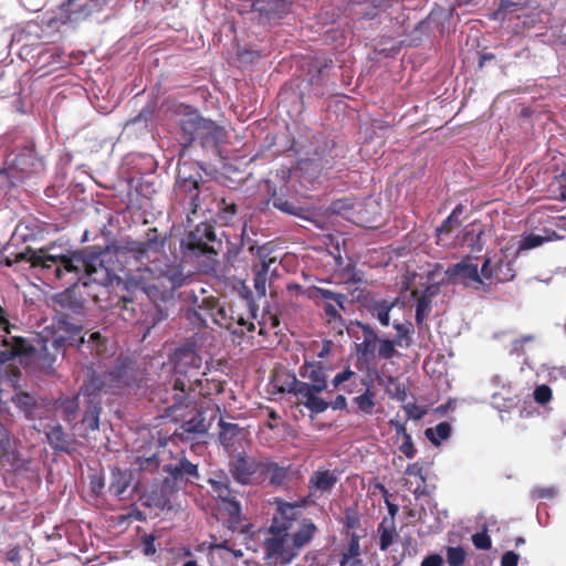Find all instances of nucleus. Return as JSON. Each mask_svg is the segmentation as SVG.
<instances>
[{"label": "nucleus", "instance_id": "55", "mask_svg": "<svg viewBox=\"0 0 566 566\" xmlns=\"http://www.w3.org/2000/svg\"><path fill=\"white\" fill-rule=\"evenodd\" d=\"M355 208V201L350 198H340L332 202L331 209L334 213L345 214Z\"/></svg>", "mask_w": 566, "mask_h": 566}, {"label": "nucleus", "instance_id": "59", "mask_svg": "<svg viewBox=\"0 0 566 566\" xmlns=\"http://www.w3.org/2000/svg\"><path fill=\"white\" fill-rule=\"evenodd\" d=\"M403 410L408 418L413 420H420L427 413L426 408L411 402L405 405Z\"/></svg>", "mask_w": 566, "mask_h": 566}, {"label": "nucleus", "instance_id": "34", "mask_svg": "<svg viewBox=\"0 0 566 566\" xmlns=\"http://www.w3.org/2000/svg\"><path fill=\"white\" fill-rule=\"evenodd\" d=\"M390 511L392 515L390 517H385L377 528V533L379 535V548L381 551H387L388 547L398 537L394 518L395 511L392 509H390Z\"/></svg>", "mask_w": 566, "mask_h": 566}, {"label": "nucleus", "instance_id": "51", "mask_svg": "<svg viewBox=\"0 0 566 566\" xmlns=\"http://www.w3.org/2000/svg\"><path fill=\"white\" fill-rule=\"evenodd\" d=\"M465 557L467 553L461 546L447 548V562L449 566H462Z\"/></svg>", "mask_w": 566, "mask_h": 566}, {"label": "nucleus", "instance_id": "5", "mask_svg": "<svg viewBox=\"0 0 566 566\" xmlns=\"http://www.w3.org/2000/svg\"><path fill=\"white\" fill-rule=\"evenodd\" d=\"M303 295L323 310L324 317L328 323H336L343 319L340 311H345L346 294L313 285L305 289Z\"/></svg>", "mask_w": 566, "mask_h": 566}, {"label": "nucleus", "instance_id": "14", "mask_svg": "<svg viewBox=\"0 0 566 566\" xmlns=\"http://www.w3.org/2000/svg\"><path fill=\"white\" fill-rule=\"evenodd\" d=\"M166 238H160L157 228H149L146 232L145 241L128 242L125 249L133 254L137 261L149 258V253H158L164 249Z\"/></svg>", "mask_w": 566, "mask_h": 566}, {"label": "nucleus", "instance_id": "61", "mask_svg": "<svg viewBox=\"0 0 566 566\" xmlns=\"http://www.w3.org/2000/svg\"><path fill=\"white\" fill-rule=\"evenodd\" d=\"M534 340H535L534 335H525V336H522L521 338L515 339L512 343V350H511L512 354H518V353L525 350V345L533 343Z\"/></svg>", "mask_w": 566, "mask_h": 566}, {"label": "nucleus", "instance_id": "2", "mask_svg": "<svg viewBox=\"0 0 566 566\" xmlns=\"http://www.w3.org/2000/svg\"><path fill=\"white\" fill-rule=\"evenodd\" d=\"M279 512L263 541L264 559L287 566L312 542L318 528L311 518L297 516L295 506L290 503L280 504Z\"/></svg>", "mask_w": 566, "mask_h": 566}, {"label": "nucleus", "instance_id": "54", "mask_svg": "<svg viewBox=\"0 0 566 566\" xmlns=\"http://www.w3.org/2000/svg\"><path fill=\"white\" fill-rule=\"evenodd\" d=\"M140 471L154 472L159 467V460L156 454L149 457H137L136 462Z\"/></svg>", "mask_w": 566, "mask_h": 566}, {"label": "nucleus", "instance_id": "45", "mask_svg": "<svg viewBox=\"0 0 566 566\" xmlns=\"http://www.w3.org/2000/svg\"><path fill=\"white\" fill-rule=\"evenodd\" d=\"M394 328L397 332L396 344L399 347H408L412 340L413 325L411 322L394 323Z\"/></svg>", "mask_w": 566, "mask_h": 566}, {"label": "nucleus", "instance_id": "36", "mask_svg": "<svg viewBox=\"0 0 566 566\" xmlns=\"http://www.w3.org/2000/svg\"><path fill=\"white\" fill-rule=\"evenodd\" d=\"M300 375L303 378H307L312 381L310 387H314L317 390H325L327 388L326 376L323 369L315 364L307 363L301 367Z\"/></svg>", "mask_w": 566, "mask_h": 566}, {"label": "nucleus", "instance_id": "58", "mask_svg": "<svg viewBox=\"0 0 566 566\" xmlns=\"http://www.w3.org/2000/svg\"><path fill=\"white\" fill-rule=\"evenodd\" d=\"M472 543L478 549H489L491 547V538L485 531L472 535Z\"/></svg>", "mask_w": 566, "mask_h": 566}, {"label": "nucleus", "instance_id": "11", "mask_svg": "<svg viewBox=\"0 0 566 566\" xmlns=\"http://www.w3.org/2000/svg\"><path fill=\"white\" fill-rule=\"evenodd\" d=\"M286 390L290 394H294L297 403L303 405L312 413H322L329 407V403L318 396L323 390L310 387V384L300 381L296 377H293Z\"/></svg>", "mask_w": 566, "mask_h": 566}, {"label": "nucleus", "instance_id": "20", "mask_svg": "<svg viewBox=\"0 0 566 566\" xmlns=\"http://www.w3.org/2000/svg\"><path fill=\"white\" fill-rule=\"evenodd\" d=\"M164 471L175 481L193 482L199 479L198 464L189 461L180 453L172 462L164 465Z\"/></svg>", "mask_w": 566, "mask_h": 566}, {"label": "nucleus", "instance_id": "64", "mask_svg": "<svg viewBox=\"0 0 566 566\" xmlns=\"http://www.w3.org/2000/svg\"><path fill=\"white\" fill-rule=\"evenodd\" d=\"M520 555L515 552H506L501 558V566H517Z\"/></svg>", "mask_w": 566, "mask_h": 566}, {"label": "nucleus", "instance_id": "49", "mask_svg": "<svg viewBox=\"0 0 566 566\" xmlns=\"http://www.w3.org/2000/svg\"><path fill=\"white\" fill-rule=\"evenodd\" d=\"M353 401L357 406L359 412L364 415H371L376 405L375 392L367 389L364 394L356 396Z\"/></svg>", "mask_w": 566, "mask_h": 566}, {"label": "nucleus", "instance_id": "48", "mask_svg": "<svg viewBox=\"0 0 566 566\" xmlns=\"http://www.w3.org/2000/svg\"><path fill=\"white\" fill-rule=\"evenodd\" d=\"M464 211V206L459 203L449 217L441 223L440 227L437 228L438 233H451L454 229L460 227L461 221L460 217Z\"/></svg>", "mask_w": 566, "mask_h": 566}, {"label": "nucleus", "instance_id": "22", "mask_svg": "<svg viewBox=\"0 0 566 566\" xmlns=\"http://www.w3.org/2000/svg\"><path fill=\"white\" fill-rule=\"evenodd\" d=\"M493 385L501 389L492 395L493 405L500 410H509L517 403V396L512 391V385L503 376H494Z\"/></svg>", "mask_w": 566, "mask_h": 566}, {"label": "nucleus", "instance_id": "8", "mask_svg": "<svg viewBox=\"0 0 566 566\" xmlns=\"http://www.w3.org/2000/svg\"><path fill=\"white\" fill-rule=\"evenodd\" d=\"M264 461L248 457L240 452L230 462V472L232 478L240 484L252 485L260 483L264 479Z\"/></svg>", "mask_w": 566, "mask_h": 566}, {"label": "nucleus", "instance_id": "23", "mask_svg": "<svg viewBox=\"0 0 566 566\" xmlns=\"http://www.w3.org/2000/svg\"><path fill=\"white\" fill-rule=\"evenodd\" d=\"M484 227L480 222H472L465 226L457 237V243L461 247L469 248L472 252H481L484 248L482 235Z\"/></svg>", "mask_w": 566, "mask_h": 566}, {"label": "nucleus", "instance_id": "38", "mask_svg": "<svg viewBox=\"0 0 566 566\" xmlns=\"http://www.w3.org/2000/svg\"><path fill=\"white\" fill-rule=\"evenodd\" d=\"M17 356H0V364H4L9 361L11 358H15ZM21 364H33L36 367H40L43 369L44 374H52L54 371L53 364H54V356H19Z\"/></svg>", "mask_w": 566, "mask_h": 566}, {"label": "nucleus", "instance_id": "53", "mask_svg": "<svg viewBox=\"0 0 566 566\" xmlns=\"http://www.w3.org/2000/svg\"><path fill=\"white\" fill-rule=\"evenodd\" d=\"M552 397H553L552 389L547 385L536 386L533 391V398H534L535 402H537L538 405H542V406L549 402L552 400Z\"/></svg>", "mask_w": 566, "mask_h": 566}, {"label": "nucleus", "instance_id": "28", "mask_svg": "<svg viewBox=\"0 0 566 566\" xmlns=\"http://www.w3.org/2000/svg\"><path fill=\"white\" fill-rule=\"evenodd\" d=\"M499 268H505L506 272L501 274L497 272V269L494 268L491 258H485L481 268L480 276L481 279L492 280L495 279L499 282H506L514 277V270L511 266L510 262L504 261L502 258L497 260Z\"/></svg>", "mask_w": 566, "mask_h": 566}, {"label": "nucleus", "instance_id": "35", "mask_svg": "<svg viewBox=\"0 0 566 566\" xmlns=\"http://www.w3.org/2000/svg\"><path fill=\"white\" fill-rule=\"evenodd\" d=\"M264 478H269V482L274 488H282L286 484L290 476V467H280L275 462L264 461Z\"/></svg>", "mask_w": 566, "mask_h": 566}, {"label": "nucleus", "instance_id": "63", "mask_svg": "<svg viewBox=\"0 0 566 566\" xmlns=\"http://www.w3.org/2000/svg\"><path fill=\"white\" fill-rule=\"evenodd\" d=\"M548 377L551 380H558L566 378V366H551L547 368Z\"/></svg>", "mask_w": 566, "mask_h": 566}, {"label": "nucleus", "instance_id": "25", "mask_svg": "<svg viewBox=\"0 0 566 566\" xmlns=\"http://www.w3.org/2000/svg\"><path fill=\"white\" fill-rule=\"evenodd\" d=\"M224 130L211 119H203L197 139L203 148H216L223 142Z\"/></svg>", "mask_w": 566, "mask_h": 566}, {"label": "nucleus", "instance_id": "41", "mask_svg": "<svg viewBox=\"0 0 566 566\" xmlns=\"http://www.w3.org/2000/svg\"><path fill=\"white\" fill-rule=\"evenodd\" d=\"M452 428L450 423L443 421L438 423L436 427L427 428L424 430L426 438L434 446H440L442 441H446L451 436Z\"/></svg>", "mask_w": 566, "mask_h": 566}, {"label": "nucleus", "instance_id": "26", "mask_svg": "<svg viewBox=\"0 0 566 566\" xmlns=\"http://www.w3.org/2000/svg\"><path fill=\"white\" fill-rule=\"evenodd\" d=\"M208 431L206 418L197 412L190 419L184 421L175 431V436L181 440H192Z\"/></svg>", "mask_w": 566, "mask_h": 566}, {"label": "nucleus", "instance_id": "40", "mask_svg": "<svg viewBox=\"0 0 566 566\" xmlns=\"http://www.w3.org/2000/svg\"><path fill=\"white\" fill-rule=\"evenodd\" d=\"M188 180H203L201 167L193 161H182L178 164L176 182H186Z\"/></svg>", "mask_w": 566, "mask_h": 566}, {"label": "nucleus", "instance_id": "44", "mask_svg": "<svg viewBox=\"0 0 566 566\" xmlns=\"http://www.w3.org/2000/svg\"><path fill=\"white\" fill-rule=\"evenodd\" d=\"M13 403L25 413L27 418H31L34 408L38 406V399L35 396L18 391L12 396Z\"/></svg>", "mask_w": 566, "mask_h": 566}, {"label": "nucleus", "instance_id": "7", "mask_svg": "<svg viewBox=\"0 0 566 566\" xmlns=\"http://www.w3.org/2000/svg\"><path fill=\"white\" fill-rule=\"evenodd\" d=\"M185 244L192 254L216 255L222 243L217 239L214 227L209 222H201L188 233Z\"/></svg>", "mask_w": 566, "mask_h": 566}, {"label": "nucleus", "instance_id": "31", "mask_svg": "<svg viewBox=\"0 0 566 566\" xmlns=\"http://www.w3.org/2000/svg\"><path fill=\"white\" fill-rule=\"evenodd\" d=\"M392 3L389 0H366L357 3V8L354 9V14L358 19L373 20L379 15V13L390 8Z\"/></svg>", "mask_w": 566, "mask_h": 566}, {"label": "nucleus", "instance_id": "3", "mask_svg": "<svg viewBox=\"0 0 566 566\" xmlns=\"http://www.w3.org/2000/svg\"><path fill=\"white\" fill-rule=\"evenodd\" d=\"M188 276L180 263L172 262L167 255L155 256L145 266L136 270L134 280L150 296L166 298L186 284Z\"/></svg>", "mask_w": 566, "mask_h": 566}, {"label": "nucleus", "instance_id": "6", "mask_svg": "<svg viewBox=\"0 0 566 566\" xmlns=\"http://www.w3.org/2000/svg\"><path fill=\"white\" fill-rule=\"evenodd\" d=\"M42 343L41 350L48 352V343L51 344V348L55 352H63L64 354L71 349H81L85 345V335L83 334V327L81 325H74L70 323H63L59 332L54 333L51 337L44 338L38 334L33 342Z\"/></svg>", "mask_w": 566, "mask_h": 566}, {"label": "nucleus", "instance_id": "13", "mask_svg": "<svg viewBox=\"0 0 566 566\" xmlns=\"http://www.w3.org/2000/svg\"><path fill=\"white\" fill-rule=\"evenodd\" d=\"M340 472L338 470L317 469L315 470L307 483L311 497H318L332 493L333 489L339 480Z\"/></svg>", "mask_w": 566, "mask_h": 566}, {"label": "nucleus", "instance_id": "19", "mask_svg": "<svg viewBox=\"0 0 566 566\" xmlns=\"http://www.w3.org/2000/svg\"><path fill=\"white\" fill-rule=\"evenodd\" d=\"M220 302L213 296H207L192 310L186 313L187 319L195 326L207 327V322L210 318L214 323L216 312H218Z\"/></svg>", "mask_w": 566, "mask_h": 566}, {"label": "nucleus", "instance_id": "42", "mask_svg": "<svg viewBox=\"0 0 566 566\" xmlns=\"http://www.w3.org/2000/svg\"><path fill=\"white\" fill-rule=\"evenodd\" d=\"M132 482V474L128 471H120L114 469L112 471V481L109 484V491L115 495H122Z\"/></svg>", "mask_w": 566, "mask_h": 566}, {"label": "nucleus", "instance_id": "27", "mask_svg": "<svg viewBox=\"0 0 566 566\" xmlns=\"http://www.w3.org/2000/svg\"><path fill=\"white\" fill-rule=\"evenodd\" d=\"M357 327L361 331V336L357 337V354H376L379 344L377 332L367 323L357 322Z\"/></svg>", "mask_w": 566, "mask_h": 566}, {"label": "nucleus", "instance_id": "15", "mask_svg": "<svg viewBox=\"0 0 566 566\" xmlns=\"http://www.w3.org/2000/svg\"><path fill=\"white\" fill-rule=\"evenodd\" d=\"M65 284H71V287L57 293L53 298L54 303L66 314L83 315L86 310V300L77 291L76 283L67 281Z\"/></svg>", "mask_w": 566, "mask_h": 566}, {"label": "nucleus", "instance_id": "37", "mask_svg": "<svg viewBox=\"0 0 566 566\" xmlns=\"http://www.w3.org/2000/svg\"><path fill=\"white\" fill-rule=\"evenodd\" d=\"M4 345H10V348L0 349V354H36L38 349L33 343L24 337L11 336L3 339Z\"/></svg>", "mask_w": 566, "mask_h": 566}, {"label": "nucleus", "instance_id": "17", "mask_svg": "<svg viewBox=\"0 0 566 566\" xmlns=\"http://www.w3.org/2000/svg\"><path fill=\"white\" fill-rule=\"evenodd\" d=\"M216 336L212 329L200 328L188 337L185 344L175 350V354H200L209 353L216 346Z\"/></svg>", "mask_w": 566, "mask_h": 566}, {"label": "nucleus", "instance_id": "32", "mask_svg": "<svg viewBox=\"0 0 566 566\" xmlns=\"http://www.w3.org/2000/svg\"><path fill=\"white\" fill-rule=\"evenodd\" d=\"M269 201L272 206L281 212L295 217H304L305 209L302 208L297 201L290 200L284 193L273 190Z\"/></svg>", "mask_w": 566, "mask_h": 566}, {"label": "nucleus", "instance_id": "47", "mask_svg": "<svg viewBox=\"0 0 566 566\" xmlns=\"http://www.w3.org/2000/svg\"><path fill=\"white\" fill-rule=\"evenodd\" d=\"M553 237H556L555 231L552 232V235H539L535 233H528L521 238L518 242L517 251H526L542 245L544 242L551 241Z\"/></svg>", "mask_w": 566, "mask_h": 566}, {"label": "nucleus", "instance_id": "21", "mask_svg": "<svg viewBox=\"0 0 566 566\" xmlns=\"http://www.w3.org/2000/svg\"><path fill=\"white\" fill-rule=\"evenodd\" d=\"M398 303L399 297L392 300L369 297L363 302V306L370 317L377 319L380 325L389 326L390 312Z\"/></svg>", "mask_w": 566, "mask_h": 566}, {"label": "nucleus", "instance_id": "62", "mask_svg": "<svg viewBox=\"0 0 566 566\" xmlns=\"http://www.w3.org/2000/svg\"><path fill=\"white\" fill-rule=\"evenodd\" d=\"M153 117V111L149 108H144L139 112L137 116L132 118L127 125H135L138 123H143L145 126H147L148 120Z\"/></svg>", "mask_w": 566, "mask_h": 566}, {"label": "nucleus", "instance_id": "1", "mask_svg": "<svg viewBox=\"0 0 566 566\" xmlns=\"http://www.w3.org/2000/svg\"><path fill=\"white\" fill-rule=\"evenodd\" d=\"M28 261L31 268L38 269L42 275L52 282L62 281L66 275L72 280L82 282L84 286L91 283L107 286L113 283L114 269L108 265L111 253L107 250L99 252L73 251L69 254H50L46 248L39 250L28 249L20 256Z\"/></svg>", "mask_w": 566, "mask_h": 566}, {"label": "nucleus", "instance_id": "18", "mask_svg": "<svg viewBox=\"0 0 566 566\" xmlns=\"http://www.w3.org/2000/svg\"><path fill=\"white\" fill-rule=\"evenodd\" d=\"M203 180H188L186 182H175L174 191L176 199L182 206H187L190 213H197L201 206L200 185Z\"/></svg>", "mask_w": 566, "mask_h": 566}, {"label": "nucleus", "instance_id": "56", "mask_svg": "<svg viewBox=\"0 0 566 566\" xmlns=\"http://www.w3.org/2000/svg\"><path fill=\"white\" fill-rule=\"evenodd\" d=\"M336 148V143L334 140L325 139L323 142V149L322 151L316 150L315 155L318 157L319 160H325L326 164L329 163L327 158L333 159L335 155L333 154Z\"/></svg>", "mask_w": 566, "mask_h": 566}, {"label": "nucleus", "instance_id": "12", "mask_svg": "<svg viewBox=\"0 0 566 566\" xmlns=\"http://www.w3.org/2000/svg\"><path fill=\"white\" fill-rule=\"evenodd\" d=\"M214 324L240 337L244 335L245 331L254 329L253 322H250L233 305L224 306L220 304L218 312H216Z\"/></svg>", "mask_w": 566, "mask_h": 566}, {"label": "nucleus", "instance_id": "29", "mask_svg": "<svg viewBox=\"0 0 566 566\" xmlns=\"http://www.w3.org/2000/svg\"><path fill=\"white\" fill-rule=\"evenodd\" d=\"M45 436L49 444L56 451L67 452L74 441L73 436L65 433L59 423L49 426Z\"/></svg>", "mask_w": 566, "mask_h": 566}, {"label": "nucleus", "instance_id": "33", "mask_svg": "<svg viewBox=\"0 0 566 566\" xmlns=\"http://www.w3.org/2000/svg\"><path fill=\"white\" fill-rule=\"evenodd\" d=\"M433 296L434 292L431 291V287H428L424 293L417 298L415 319L419 329L427 326L426 322L432 311Z\"/></svg>", "mask_w": 566, "mask_h": 566}, {"label": "nucleus", "instance_id": "43", "mask_svg": "<svg viewBox=\"0 0 566 566\" xmlns=\"http://www.w3.org/2000/svg\"><path fill=\"white\" fill-rule=\"evenodd\" d=\"M78 396L72 398H60L56 401V407L62 411V417L66 422L75 421L78 411Z\"/></svg>", "mask_w": 566, "mask_h": 566}, {"label": "nucleus", "instance_id": "52", "mask_svg": "<svg viewBox=\"0 0 566 566\" xmlns=\"http://www.w3.org/2000/svg\"><path fill=\"white\" fill-rule=\"evenodd\" d=\"M523 7V3L513 0H501L497 9L494 11V19H503L506 12H513Z\"/></svg>", "mask_w": 566, "mask_h": 566}, {"label": "nucleus", "instance_id": "57", "mask_svg": "<svg viewBox=\"0 0 566 566\" xmlns=\"http://www.w3.org/2000/svg\"><path fill=\"white\" fill-rule=\"evenodd\" d=\"M402 443L399 446V451L407 458L412 459L416 455V448L413 446V441L410 434H405L401 438Z\"/></svg>", "mask_w": 566, "mask_h": 566}, {"label": "nucleus", "instance_id": "4", "mask_svg": "<svg viewBox=\"0 0 566 566\" xmlns=\"http://www.w3.org/2000/svg\"><path fill=\"white\" fill-rule=\"evenodd\" d=\"M106 379H115V374L109 373L101 376L93 368H86V379L81 388V395L87 398V407L82 418V423L86 430L96 431L99 428L102 411L99 394L107 390Z\"/></svg>", "mask_w": 566, "mask_h": 566}, {"label": "nucleus", "instance_id": "16", "mask_svg": "<svg viewBox=\"0 0 566 566\" xmlns=\"http://www.w3.org/2000/svg\"><path fill=\"white\" fill-rule=\"evenodd\" d=\"M272 248L264 244L258 248V258L259 263L254 264L252 270L254 273V289L260 296L266 295V281L268 273L271 269V265L276 262V258L271 256Z\"/></svg>", "mask_w": 566, "mask_h": 566}, {"label": "nucleus", "instance_id": "46", "mask_svg": "<svg viewBox=\"0 0 566 566\" xmlns=\"http://www.w3.org/2000/svg\"><path fill=\"white\" fill-rule=\"evenodd\" d=\"M217 208H218V217L224 224H229V223L233 222V220L238 213V206L234 201L229 200L227 198H222L218 202Z\"/></svg>", "mask_w": 566, "mask_h": 566}, {"label": "nucleus", "instance_id": "60", "mask_svg": "<svg viewBox=\"0 0 566 566\" xmlns=\"http://www.w3.org/2000/svg\"><path fill=\"white\" fill-rule=\"evenodd\" d=\"M556 494H557V490L554 486H541V488H535L532 491V497L534 500H539V499L549 500V499L555 497Z\"/></svg>", "mask_w": 566, "mask_h": 566}, {"label": "nucleus", "instance_id": "24", "mask_svg": "<svg viewBox=\"0 0 566 566\" xmlns=\"http://www.w3.org/2000/svg\"><path fill=\"white\" fill-rule=\"evenodd\" d=\"M292 3V0H251V9L261 15L274 19L287 14Z\"/></svg>", "mask_w": 566, "mask_h": 566}, {"label": "nucleus", "instance_id": "30", "mask_svg": "<svg viewBox=\"0 0 566 566\" xmlns=\"http://www.w3.org/2000/svg\"><path fill=\"white\" fill-rule=\"evenodd\" d=\"M203 119L205 118L196 112L188 113L180 119L179 126L182 132L185 145H190L197 140L199 127L202 125Z\"/></svg>", "mask_w": 566, "mask_h": 566}, {"label": "nucleus", "instance_id": "9", "mask_svg": "<svg viewBox=\"0 0 566 566\" xmlns=\"http://www.w3.org/2000/svg\"><path fill=\"white\" fill-rule=\"evenodd\" d=\"M461 283L467 287L475 290L484 285L480 276L478 264L470 262L469 259L462 260L455 264H451L444 271V279L441 284H458Z\"/></svg>", "mask_w": 566, "mask_h": 566}, {"label": "nucleus", "instance_id": "39", "mask_svg": "<svg viewBox=\"0 0 566 566\" xmlns=\"http://www.w3.org/2000/svg\"><path fill=\"white\" fill-rule=\"evenodd\" d=\"M220 433L219 440L221 444L229 449L232 448L237 441V439L242 434V429L237 423H230L221 420L219 422Z\"/></svg>", "mask_w": 566, "mask_h": 566}, {"label": "nucleus", "instance_id": "10", "mask_svg": "<svg viewBox=\"0 0 566 566\" xmlns=\"http://www.w3.org/2000/svg\"><path fill=\"white\" fill-rule=\"evenodd\" d=\"M212 495L219 500L222 509L232 520H238L241 506L235 497L234 491L230 488V479L226 474H216L208 480Z\"/></svg>", "mask_w": 566, "mask_h": 566}, {"label": "nucleus", "instance_id": "50", "mask_svg": "<svg viewBox=\"0 0 566 566\" xmlns=\"http://www.w3.org/2000/svg\"><path fill=\"white\" fill-rule=\"evenodd\" d=\"M107 337L101 332H93L88 338H85V345L90 349V354H104L106 350Z\"/></svg>", "mask_w": 566, "mask_h": 566}]
</instances>
